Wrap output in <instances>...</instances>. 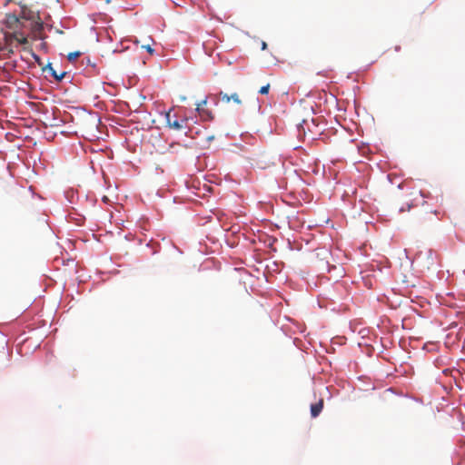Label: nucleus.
<instances>
[{
  "instance_id": "nucleus-1",
  "label": "nucleus",
  "mask_w": 465,
  "mask_h": 465,
  "mask_svg": "<svg viewBox=\"0 0 465 465\" xmlns=\"http://www.w3.org/2000/svg\"><path fill=\"white\" fill-rule=\"evenodd\" d=\"M165 120H166V125L173 130L180 131L187 127L188 119L183 118L181 121L175 119H173V116L171 114V110L168 111L165 114Z\"/></svg>"
},
{
  "instance_id": "nucleus-2",
  "label": "nucleus",
  "mask_w": 465,
  "mask_h": 465,
  "mask_svg": "<svg viewBox=\"0 0 465 465\" xmlns=\"http://www.w3.org/2000/svg\"><path fill=\"white\" fill-rule=\"evenodd\" d=\"M207 104V99L203 100L197 104L196 111L202 121H213L214 119L213 113L211 109L205 108Z\"/></svg>"
},
{
  "instance_id": "nucleus-3",
  "label": "nucleus",
  "mask_w": 465,
  "mask_h": 465,
  "mask_svg": "<svg viewBox=\"0 0 465 465\" xmlns=\"http://www.w3.org/2000/svg\"><path fill=\"white\" fill-rule=\"evenodd\" d=\"M44 72H48L56 81L60 82L66 75V72L57 73L51 63L43 67Z\"/></svg>"
},
{
  "instance_id": "nucleus-4",
  "label": "nucleus",
  "mask_w": 465,
  "mask_h": 465,
  "mask_svg": "<svg viewBox=\"0 0 465 465\" xmlns=\"http://www.w3.org/2000/svg\"><path fill=\"white\" fill-rule=\"evenodd\" d=\"M323 408V401L321 400L319 402L311 406V414L313 418L317 417Z\"/></svg>"
},
{
  "instance_id": "nucleus-5",
  "label": "nucleus",
  "mask_w": 465,
  "mask_h": 465,
  "mask_svg": "<svg viewBox=\"0 0 465 465\" xmlns=\"http://www.w3.org/2000/svg\"><path fill=\"white\" fill-rule=\"evenodd\" d=\"M80 54H81L80 52L69 53L68 55H67V59L70 62H74V61H75L80 56Z\"/></svg>"
},
{
  "instance_id": "nucleus-6",
  "label": "nucleus",
  "mask_w": 465,
  "mask_h": 465,
  "mask_svg": "<svg viewBox=\"0 0 465 465\" xmlns=\"http://www.w3.org/2000/svg\"><path fill=\"white\" fill-rule=\"evenodd\" d=\"M220 97H221V100L224 103H230L231 101V97L229 94H227L226 93H223V92H220L219 94Z\"/></svg>"
},
{
  "instance_id": "nucleus-7",
  "label": "nucleus",
  "mask_w": 465,
  "mask_h": 465,
  "mask_svg": "<svg viewBox=\"0 0 465 465\" xmlns=\"http://www.w3.org/2000/svg\"><path fill=\"white\" fill-rule=\"evenodd\" d=\"M269 90H270V84H267L260 88L259 93L261 94H267L269 93Z\"/></svg>"
},
{
  "instance_id": "nucleus-8",
  "label": "nucleus",
  "mask_w": 465,
  "mask_h": 465,
  "mask_svg": "<svg viewBox=\"0 0 465 465\" xmlns=\"http://www.w3.org/2000/svg\"><path fill=\"white\" fill-rule=\"evenodd\" d=\"M230 97H231V101L232 100L237 104H242V100L240 99L239 95L236 93L231 94Z\"/></svg>"
},
{
  "instance_id": "nucleus-9",
  "label": "nucleus",
  "mask_w": 465,
  "mask_h": 465,
  "mask_svg": "<svg viewBox=\"0 0 465 465\" xmlns=\"http://www.w3.org/2000/svg\"><path fill=\"white\" fill-rule=\"evenodd\" d=\"M142 48L145 49L150 54H154V49L151 46L150 44L142 45Z\"/></svg>"
},
{
  "instance_id": "nucleus-10",
  "label": "nucleus",
  "mask_w": 465,
  "mask_h": 465,
  "mask_svg": "<svg viewBox=\"0 0 465 465\" xmlns=\"http://www.w3.org/2000/svg\"><path fill=\"white\" fill-rule=\"evenodd\" d=\"M34 56H35V61L38 63V64H39V65H42V62H41L40 57H39V56H37V55H34Z\"/></svg>"
},
{
  "instance_id": "nucleus-11",
  "label": "nucleus",
  "mask_w": 465,
  "mask_h": 465,
  "mask_svg": "<svg viewBox=\"0 0 465 465\" xmlns=\"http://www.w3.org/2000/svg\"><path fill=\"white\" fill-rule=\"evenodd\" d=\"M267 47V44L265 42L262 43V49L264 50Z\"/></svg>"
},
{
  "instance_id": "nucleus-12",
  "label": "nucleus",
  "mask_w": 465,
  "mask_h": 465,
  "mask_svg": "<svg viewBox=\"0 0 465 465\" xmlns=\"http://www.w3.org/2000/svg\"><path fill=\"white\" fill-rule=\"evenodd\" d=\"M102 200H103L104 203H108L109 202V199H108L107 196H104Z\"/></svg>"
},
{
  "instance_id": "nucleus-13",
  "label": "nucleus",
  "mask_w": 465,
  "mask_h": 465,
  "mask_svg": "<svg viewBox=\"0 0 465 465\" xmlns=\"http://www.w3.org/2000/svg\"><path fill=\"white\" fill-rule=\"evenodd\" d=\"M26 42H27V41H26V39H25V38H24V39L21 41V43H26Z\"/></svg>"
}]
</instances>
